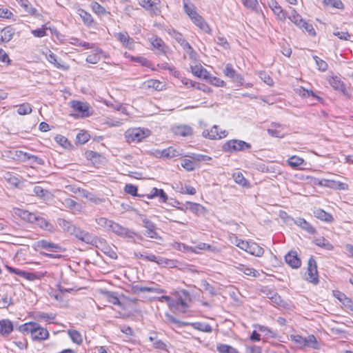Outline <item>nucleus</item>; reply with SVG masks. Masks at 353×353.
Returning a JSON list of instances; mask_svg holds the SVG:
<instances>
[{"mask_svg": "<svg viewBox=\"0 0 353 353\" xmlns=\"http://www.w3.org/2000/svg\"><path fill=\"white\" fill-rule=\"evenodd\" d=\"M21 332L30 333L33 340H46L49 336L48 331L36 322L26 323L19 328Z\"/></svg>", "mask_w": 353, "mask_h": 353, "instance_id": "obj_1", "label": "nucleus"}, {"mask_svg": "<svg viewBox=\"0 0 353 353\" xmlns=\"http://www.w3.org/2000/svg\"><path fill=\"white\" fill-rule=\"evenodd\" d=\"M151 135V132L147 128H134L125 132L124 137L128 143H139Z\"/></svg>", "mask_w": 353, "mask_h": 353, "instance_id": "obj_2", "label": "nucleus"}, {"mask_svg": "<svg viewBox=\"0 0 353 353\" xmlns=\"http://www.w3.org/2000/svg\"><path fill=\"white\" fill-rule=\"evenodd\" d=\"M189 297L190 294L188 292L185 290L177 292L175 294V297L172 298V304L170 305V309L174 312L185 313L188 307L187 300Z\"/></svg>", "mask_w": 353, "mask_h": 353, "instance_id": "obj_3", "label": "nucleus"}, {"mask_svg": "<svg viewBox=\"0 0 353 353\" xmlns=\"http://www.w3.org/2000/svg\"><path fill=\"white\" fill-rule=\"evenodd\" d=\"M252 148L250 143L242 140L232 139L225 142L222 146V150L225 152L232 153L234 152L245 151Z\"/></svg>", "mask_w": 353, "mask_h": 353, "instance_id": "obj_4", "label": "nucleus"}, {"mask_svg": "<svg viewBox=\"0 0 353 353\" xmlns=\"http://www.w3.org/2000/svg\"><path fill=\"white\" fill-rule=\"evenodd\" d=\"M5 268L10 274L25 278L26 279H27L28 281H34L35 280L41 279L46 274V272H26V271L19 270L17 268H14L13 267L8 265V264L5 265Z\"/></svg>", "mask_w": 353, "mask_h": 353, "instance_id": "obj_5", "label": "nucleus"}, {"mask_svg": "<svg viewBox=\"0 0 353 353\" xmlns=\"http://www.w3.org/2000/svg\"><path fill=\"white\" fill-rule=\"evenodd\" d=\"M116 235L128 239H134L136 236L139 237V239H142L143 237L141 235H139L134 230L129 229L128 228L123 227L116 222H112L111 225H110V230Z\"/></svg>", "mask_w": 353, "mask_h": 353, "instance_id": "obj_6", "label": "nucleus"}, {"mask_svg": "<svg viewBox=\"0 0 353 353\" xmlns=\"http://www.w3.org/2000/svg\"><path fill=\"white\" fill-rule=\"evenodd\" d=\"M142 226L146 229L145 235L152 239H159L161 237L157 232V228L155 223L147 218L145 215H140Z\"/></svg>", "mask_w": 353, "mask_h": 353, "instance_id": "obj_7", "label": "nucleus"}, {"mask_svg": "<svg viewBox=\"0 0 353 353\" xmlns=\"http://www.w3.org/2000/svg\"><path fill=\"white\" fill-rule=\"evenodd\" d=\"M305 279L314 284L319 283L317 265L313 256H311L307 261V270Z\"/></svg>", "mask_w": 353, "mask_h": 353, "instance_id": "obj_8", "label": "nucleus"}, {"mask_svg": "<svg viewBox=\"0 0 353 353\" xmlns=\"http://www.w3.org/2000/svg\"><path fill=\"white\" fill-rule=\"evenodd\" d=\"M70 103L73 110L80 114L81 117H87L92 114L91 108L87 102L73 100Z\"/></svg>", "mask_w": 353, "mask_h": 353, "instance_id": "obj_9", "label": "nucleus"}, {"mask_svg": "<svg viewBox=\"0 0 353 353\" xmlns=\"http://www.w3.org/2000/svg\"><path fill=\"white\" fill-rule=\"evenodd\" d=\"M155 155L157 157L170 159L172 158L179 157L182 155V154L181 152V150L171 146L161 150H157L155 152Z\"/></svg>", "mask_w": 353, "mask_h": 353, "instance_id": "obj_10", "label": "nucleus"}, {"mask_svg": "<svg viewBox=\"0 0 353 353\" xmlns=\"http://www.w3.org/2000/svg\"><path fill=\"white\" fill-rule=\"evenodd\" d=\"M223 74L225 77L231 79L234 82L241 85H243V77L235 70L231 63L226 64L225 68L223 70Z\"/></svg>", "mask_w": 353, "mask_h": 353, "instance_id": "obj_11", "label": "nucleus"}, {"mask_svg": "<svg viewBox=\"0 0 353 353\" xmlns=\"http://www.w3.org/2000/svg\"><path fill=\"white\" fill-rule=\"evenodd\" d=\"M95 246L97 249L100 250L103 254L109 256L110 259H117V254L116 252L107 244L104 239H99Z\"/></svg>", "mask_w": 353, "mask_h": 353, "instance_id": "obj_12", "label": "nucleus"}, {"mask_svg": "<svg viewBox=\"0 0 353 353\" xmlns=\"http://www.w3.org/2000/svg\"><path fill=\"white\" fill-rule=\"evenodd\" d=\"M59 201L64 208H68L74 214L81 211V205L70 198H61Z\"/></svg>", "mask_w": 353, "mask_h": 353, "instance_id": "obj_13", "label": "nucleus"}, {"mask_svg": "<svg viewBox=\"0 0 353 353\" xmlns=\"http://www.w3.org/2000/svg\"><path fill=\"white\" fill-rule=\"evenodd\" d=\"M203 136L210 139H220L226 137V132L224 130L219 132L218 126L214 125L210 130H204Z\"/></svg>", "mask_w": 353, "mask_h": 353, "instance_id": "obj_14", "label": "nucleus"}, {"mask_svg": "<svg viewBox=\"0 0 353 353\" xmlns=\"http://www.w3.org/2000/svg\"><path fill=\"white\" fill-rule=\"evenodd\" d=\"M34 248L44 249L48 251L57 252L61 250V248L58 244L48 242L46 240H41L34 243Z\"/></svg>", "mask_w": 353, "mask_h": 353, "instance_id": "obj_15", "label": "nucleus"}, {"mask_svg": "<svg viewBox=\"0 0 353 353\" xmlns=\"http://www.w3.org/2000/svg\"><path fill=\"white\" fill-rule=\"evenodd\" d=\"M285 262L292 268H299L301 265V259L298 257L296 251H290L285 256Z\"/></svg>", "mask_w": 353, "mask_h": 353, "instance_id": "obj_16", "label": "nucleus"}, {"mask_svg": "<svg viewBox=\"0 0 353 353\" xmlns=\"http://www.w3.org/2000/svg\"><path fill=\"white\" fill-rule=\"evenodd\" d=\"M173 133L176 136L190 137L193 133V129L188 125H179L172 128Z\"/></svg>", "mask_w": 353, "mask_h": 353, "instance_id": "obj_17", "label": "nucleus"}, {"mask_svg": "<svg viewBox=\"0 0 353 353\" xmlns=\"http://www.w3.org/2000/svg\"><path fill=\"white\" fill-rule=\"evenodd\" d=\"M190 18L192 20V21L203 32L207 33H209L210 32V28L208 24L205 22L204 19L197 12H196L195 14L192 15Z\"/></svg>", "mask_w": 353, "mask_h": 353, "instance_id": "obj_18", "label": "nucleus"}, {"mask_svg": "<svg viewBox=\"0 0 353 353\" xmlns=\"http://www.w3.org/2000/svg\"><path fill=\"white\" fill-rule=\"evenodd\" d=\"M183 248L186 250L187 251H190L194 253H199L197 250H209L210 252H214L216 250V248L205 243H199L194 248L189 247L185 245V244H182Z\"/></svg>", "mask_w": 353, "mask_h": 353, "instance_id": "obj_19", "label": "nucleus"}, {"mask_svg": "<svg viewBox=\"0 0 353 353\" xmlns=\"http://www.w3.org/2000/svg\"><path fill=\"white\" fill-rule=\"evenodd\" d=\"M146 197L148 199H152L154 197H159V201L162 203H166L168 199V195L164 192V190L163 189H158L157 188H153L150 193L146 195Z\"/></svg>", "mask_w": 353, "mask_h": 353, "instance_id": "obj_20", "label": "nucleus"}, {"mask_svg": "<svg viewBox=\"0 0 353 353\" xmlns=\"http://www.w3.org/2000/svg\"><path fill=\"white\" fill-rule=\"evenodd\" d=\"M313 213L314 216L321 221L326 223H332L334 221L333 216L321 208L315 209Z\"/></svg>", "mask_w": 353, "mask_h": 353, "instance_id": "obj_21", "label": "nucleus"}, {"mask_svg": "<svg viewBox=\"0 0 353 353\" xmlns=\"http://www.w3.org/2000/svg\"><path fill=\"white\" fill-rule=\"evenodd\" d=\"M294 223L310 234H314L316 232V229L303 218H297L294 221Z\"/></svg>", "mask_w": 353, "mask_h": 353, "instance_id": "obj_22", "label": "nucleus"}, {"mask_svg": "<svg viewBox=\"0 0 353 353\" xmlns=\"http://www.w3.org/2000/svg\"><path fill=\"white\" fill-rule=\"evenodd\" d=\"M46 59L52 64H53L57 68L61 69L63 70H68L69 67L64 63H62L61 61H58L57 56L48 50V54H46Z\"/></svg>", "mask_w": 353, "mask_h": 353, "instance_id": "obj_23", "label": "nucleus"}, {"mask_svg": "<svg viewBox=\"0 0 353 353\" xmlns=\"http://www.w3.org/2000/svg\"><path fill=\"white\" fill-rule=\"evenodd\" d=\"M185 204V209L190 210L197 215L204 214L206 211L205 208L199 203L187 201Z\"/></svg>", "mask_w": 353, "mask_h": 353, "instance_id": "obj_24", "label": "nucleus"}, {"mask_svg": "<svg viewBox=\"0 0 353 353\" xmlns=\"http://www.w3.org/2000/svg\"><path fill=\"white\" fill-rule=\"evenodd\" d=\"M116 37L119 41L123 43L124 47L129 49L132 48L134 41L129 37L127 32H119L117 34Z\"/></svg>", "mask_w": 353, "mask_h": 353, "instance_id": "obj_25", "label": "nucleus"}, {"mask_svg": "<svg viewBox=\"0 0 353 353\" xmlns=\"http://www.w3.org/2000/svg\"><path fill=\"white\" fill-rule=\"evenodd\" d=\"M247 252L255 256L260 257L263 254L264 250L259 246L258 243L250 241Z\"/></svg>", "mask_w": 353, "mask_h": 353, "instance_id": "obj_26", "label": "nucleus"}, {"mask_svg": "<svg viewBox=\"0 0 353 353\" xmlns=\"http://www.w3.org/2000/svg\"><path fill=\"white\" fill-rule=\"evenodd\" d=\"M188 325L192 327L194 329L197 330L201 332L210 333L212 332V326L205 323L202 322H194L190 323L188 322Z\"/></svg>", "mask_w": 353, "mask_h": 353, "instance_id": "obj_27", "label": "nucleus"}, {"mask_svg": "<svg viewBox=\"0 0 353 353\" xmlns=\"http://www.w3.org/2000/svg\"><path fill=\"white\" fill-rule=\"evenodd\" d=\"M15 30L10 26H7L1 29V42H8L12 39Z\"/></svg>", "mask_w": 353, "mask_h": 353, "instance_id": "obj_28", "label": "nucleus"}, {"mask_svg": "<svg viewBox=\"0 0 353 353\" xmlns=\"http://www.w3.org/2000/svg\"><path fill=\"white\" fill-rule=\"evenodd\" d=\"M18 215L23 220L34 223L37 220V214L29 211L18 209Z\"/></svg>", "mask_w": 353, "mask_h": 353, "instance_id": "obj_29", "label": "nucleus"}, {"mask_svg": "<svg viewBox=\"0 0 353 353\" xmlns=\"http://www.w3.org/2000/svg\"><path fill=\"white\" fill-rule=\"evenodd\" d=\"M14 330L13 323L8 319L1 320V336L9 335Z\"/></svg>", "mask_w": 353, "mask_h": 353, "instance_id": "obj_30", "label": "nucleus"}, {"mask_svg": "<svg viewBox=\"0 0 353 353\" xmlns=\"http://www.w3.org/2000/svg\"><path fill=\"white\" fill-rule=\"evenodd\" d=\"M90 6L92 10L99 17L110 14V12L107 11L103 6L97 1L92 2Z\"/></svg>", "mask_w": 353, "mask_h": 353, "instance_id": "obj_31", "label": "nucleus"}, {"mask_svg": "<svg viewBox=\"0 0 353 353\" xmlns=\"http://www.w3.org/2000/svg\"><path fill=\"white\" fill-rule=\"evenodd\" d=\"M3 179L8 183L10 188L17 187L19 183V179L15 175L10 172H6L3 174V177H1V181Z\"/></svg>", "mask_w": 353, "mask_h": 353, "instance_id": "obj_32", "label": "nucleus"}, {"mask_svg": "<svg viewBox=\"0 0 353 353\" xmlns=\"http://www.w3.org/2000/svg\"><path fill=\"white\" fill-rule=\"evenodd\" d=\"M234 268L237 270L243 272V274H245V275H248V276L256 277L258 274V272L255 269H254L252 268L248 267L243 264L239 263L237 265H235Z\"/></svg>", "mask_w": 353, "mask_h": 353, "instance_id": "obj_33", "label": "nucleus"}, {"mask_svg": "<svg viewBox=\"0 0 353 353\" xmlns=\"http://www.w3.org/2000/svg\"><path fill=\"white\" fill-rule=\"evenodd\" d=\"M288 19L299 28H301L305 21L302 17L298 14L294 9H292L291 13L288 16Z\"/></svg>", "mask_w": 353, "mask_h": 353, "instance_id": "obj_34", "label": "nucleus"}, {"mask_svg": "<svg viewBox=\"0 0 353 353\" xmlns=\"http://www.w3.org/2000/svg\"><path fill=\"white\" fill-rule=\"evenodd\" d=\"M79 15L84 24L88 27H92L94 25V21L92 15L83 10H79Z\"/></svg>", "mask_w": 353, "mask_h": 353, "instance_id": "obj_35", "label": "nucleus"}, {"mask_svg": "<svg viewBox=\"0 0 353 353\" xmlns=\"http://www.w3.org/2000/svg\"><path fill=\"white\" fill-rule=\"evenodd\" d=\"M330 84L336 90L343 92L345 90V86L343 82L338 77H332V79L330 80Z\"/></svg>", "mask_w": 353, "mask_h": 353, "instance_id": "obj_36", "label": "nucleus"}, {"mask_svg": "<svg viewBox=\"0 0 353 353\" xmlns=\"http://www.w3.org/2000/svg\"><path fill=\"white\" fill-rule=\"evenodd\" d=\"M183 6L184 12L189 16V17L195 14L196 12V8L190 0H183Z\"/></svg>", "mask_w": 353, "mask_h": 353, "instance_id": "obj_37", "label": "nucleus"}, {"mask_svg": "<svg viewBox=\"0 0 353 353\" xmlns=\"http://www.w3.org/2000/svg\"><path fill=\"white\" fill-rule=\"evenodd\" d=\"M18 1L21 6L23 8L24 11L31 15H35L37 10L36 8H33L31 4L29 3L28 0H16Z\"/></svg>", "mask_w": 353, "mask_h": 353, "instance_id": "obj_38", "label": "nucleus"}, {"mask_svg": "<svg viewBox=\"0 0 353 353\" xmlns=\"http://www.w3.org/2000/svg\"><path fill=\"white\" fill-rule=\"evenodd\" d=\"M149 340L152 342L153 347L156 349L159 350H165L166 349V345L165 343L161 341V339H159L157 338V336L156 334H153V335H151L149 336Z\"/></svg>", "mask_w": 353, "mask_h": 353, "instance_id": "obj_39", "label": "nucleus"}, {"mask_svg": "<svg viewBox=\"0 0 353 353\" xmlns=\"http://www.w3.org/2000/svg\"><path fill=\"white\" fill-rule=\"evenodd\" d=\"M57 223L59 225L65 232L71 233L75 225L72 222L64 219H58Z\"/></svg>", "mask_w": 353, "mask_h": 353, "instance_id": "obj_40", "label": "nucleus"}, {"mask_svg": "<svg viewBox=\"0 0 353 353\" xmlns=\"http://www.w3.org/2000/svg\"><path fill=\"white\" fill-rule=\"evenodd\" d=\"M165 318L166 323L175 324L178 327L188 326V322L181 321L169 313L165 314Z\"/></svg>", "mask_w": 353, "mask_h": 353, "instance_id": "obj_41", "label": "nucleus"}, {"mask_svg": "<svg viewBox=\"0 0 353 353\" xmlns=\"http://www.w3.org/2000/svg\"><path fill=\"white\" fill-rule=\"evenodd\" d=\"M329 188L336 189L339 190H347L349 188V186L347 183H343L341 181H338L334 179H330L329 181Z\"/></svg>", "mask_w": 353, "mask_h": 353, "instance_id": "obj_42", "label": "nucleus"}, {"mask_svg": "<svg viewBox=\"0 0 353 353\" xmlns=\"http://www.w3.org/2000/svg\"><path fill=\"white\" fill-rule=\"evenodd\" d=\"M287 163L292 168H298L304 163V159L297 156H292L288 159Z\"/></svg>", "mask_w": 353, "mask_h": 353, "instance_id": "obj_43", "label": "nucleus"}, {"mask_svg": "<svg viewBox=\"0 0 353 353\" xmlns=\"http://www.w3.org/2000/svg\"><path fill=\"white\" fill-rule=\"evenodd\" d=\"M216 349L219 353H239L236 348L226 344L219 343Z\"/></svg>", "mask_w": 353, "mask_h": 353, "instance_id": "obj_44", "label": "nucleus"}, {"mask_svg": "<svg viewBox=\"0 0 353 353\" xmlns=\"http://www.w3.org/2000/svg\"><path fill=\"white\" fill-rule=\"evenodd\" d=\"M305 344L304 347H312L315 350L319 349V344L314 335L312 334L305 337Z\"/></svg>", "mask_w": 353, "mask_h": 353, "instance_id": "obj_45", "label": "nucleus"}, {"mask_svg": "<svg viewBox=\"0 0 353 353\" xmlns=\"http://www.w3.org/2000/svg\"><path fill=\"white\" fill-rule=\"evenodd\" d=\"M103 52L102 50L99 49V48H97L96 49V52L92 54H90L86 58V61L89 63H92V64H96L97 63L100 59H101V56L100 54Z\"/></svg>", "mask_w": 353, "mask_h": 353, "instance_id": "obj_46", "label": "nucleus"}, {"mask_svg": "<svg viewBox=\"0 0 353 353\" xmlns=\"http://www.w3.org/2000/svg\"><path fill=\"white\" fill-rule=\"evenodd\" d=\"M99 240V239L97 238V236H93L92 234H90L88 232H85L81 239V241L92 245H96Z\"/></svg>", "mask_w": 353, "mask_h": 353, "instance_id": "obj_47", "label": "nucleus"}, {"mask_svg": "<svg viewBox=\"0 0 353 353\" xmlns=\"http://www.w3.org/2000/svg\"><path fill=\"white\" fill-rule=\"evenodd\" d=\"M132 291L134 294L140 292H155L156 289L152 287L141 286L139 285H134L132 287Z\"/></svg>", "mask_w": 353, "mask_h": 353, "instance_id": "obj_48", "label": "nucleus"}, {"mask_svg": "<svg viewBox=\"0 0 353 353\" xmlns=\"http://www.w3.org/2000/svg\"><path fill=\"white\" fill-rule=\"evenodd\" d=\"M314 242L317 246L323 248L327 250H332L334 248L333 245L325 238L316 239Z\"/></svg>", "mask_w": 353, "mask_h": 353, "instance_id": "obj_49", "label": "nucleus"}, {"mask_svg": "<svg viewBox=\"0 0 353 353\" xmlns=\"http://www.w3.org/2000/svg\"><path fill=\"white\" fill-rule=\"evenodd\" d=\"M105 297L108 301L114 305L121 306V303L117 297L116 293L112 292H105Z\"/></svg>", "mask_w": 353, "mask_h": 353, "instance_id": "obj_50", "label": "nucleus"}, {"mask_svg": "<svg viewBox=\"0 0 353 353\" xmlns=\"http://www.w3.org/2000/svg\"><path fill=\"white\" fill-rule=\"evenodd\" d=\"M32 110L31 105L28 103H24L19 106L17 113L20 115H26L30 114Z\"/></svg>", "mask_w": 353, "mask_h": 353, "instance_id": "obj_51", "label": "nucleus"}, {"mask_svg": "<svg viewBox=\"0 0 353 353\" xmlns=\"http://www.w3.org/2000/svg\"><path fill=\"white\" fill-rule=\"evenodd\" d=\"M68 335L74 343L77 344H81L82 343L83 339L81 334L78 331L70 330H68Z\"/></svg>", "mask_w": 353, "mask_h": 353, "instance_id": "obj_52", "label": "nucleus"}, {"mask_svg": "<svg viewBox=\"0 0 353 353\" xmlns=\"http://www.w3.org/2000/svg\"><path fill=\"white\" fill-rule=\"evenodd\" d=\"M170 34L182 46V48L188 43L180 32L172 30Z\"/></svg>", "mask_w": 353, "mask_h": 353, "instance_id": "obj_53", "label": "nucleus"}, {"mask_svg": "<svg viewBox=\"0 0 353 353\" xmlns=\"http://www.w3.org/2000/svg\"><path fill=\"white\" fill-rule=\"evenodd\" d=\"M323 3L327 6H330L338 9L344 8V5L340 0H323Z\"/></svg>", "mask_w": 353, "mask_h": 353, "instance_id": "obj_54", "label": "nucleus"}, {"mask_svg": "<svg viewBox=\"0 0 353 353\" xmlns=\"http://www.w3.org/2000/svg\"><path fill=\"white\" fill-rule=\"evenodd\" d=\"M313 59L316 62L317 68L323 72H325L327 69V63L323 59H320L319 57L314 55L313 56Z\"/></svg>", "mask_w": 353, "mask_h": 353, "instance_id": "obj_55", "label": "nucleus"}, {"mask_svg": "<svg viewBox=\"0 0 353 353\" xmlns=\"http://www.w3.org/2000/svg\"><path fill=\"white\" fill-rule=\"evenodd\" d=\"M183 49L188 54L190 59L192 60H196L198 58V54L193 49L189 43H188Z\"/></svg>", "mask_w": 353, "mask_h": 353, "instance_id": "obj_56", "label": "nucleus"}, {"mask_svg": "<svg viewBox=\"0 0 353 353\" xmlns=\"http://www.w3.org/2000/svg\"><path fill=\"white\" fill-rule=\"evenodd\" d=\"M95 221L99 225L107 228L108 230H110V225L113 222V221L108 220L105 217L97 218Z\"/></svg>", "mask_w": 353, "mask_h": 353, "instance_id": "obj_57", "label": "nucleus"}, {"mask_svg": "<svg viewBox=\"0 0 353 353\" xmlns=\"http://www.w3.org/2000/svg\"><path fill=\"white\" fill-rule=\"evenodd\" d=\"M37 224L38 226H39L41 228L45 229V230H49V227L50 226V224L43 217H41L37 215V220L34 223Z\"/></svg>", "mask_w": 353, "mask_h": 353, "instance_id": "obj_58", "label": "nucleus"}, {"mask_svg": "<svg viewBox=\"0 0 353 353\" xmlns=\"http://www.w3.org/2000/svg\"><path fill=\"white\" fill-rule=\"evenodd\" d=\"M124 191L132 196H141L140 194H137L138 188L136 185L132 184H126L124 188Z\"/></svg>", "mask_w": 353, "mask_h": 353, "instance_id": "obj_59", "label": "nucleus"}, {"mask_svg": "<svg viewBox=\"0 0 353 353\" xmlns=\"http://www.w3.org/2000/svg\"><path fill=\"white\" fill-rule=\"evenodd\" d=\"M134 256L138 258L147 261H152L156 259V256L153 254H145L141 252H135Z\"/></svg>", "mask_w": 353, "mask_h": 353, "instance_id": "obj_60", "label": "nucleus"}, {"mask_svg": "<svg viewBox=\"0 0 353 353\" xmlns=\"http://www.w3.org/2000/svg\"><path fill=\"white\" fill-rule=\"evenodd\" d=\"M245 7L255 10L259 6L257 0H241Z\"/></svg>", "mask_w": 353, "mask_h": 353, "instance_id": "obj_61", "label": "nucleus"}, {"mask_svg": "<svg viewBox=\"0 0 353 353\" xmlns=\"http://www.w3.org/2000/svg\"><path fill=\"white\" fill-rule=\"evenodd\" d=\"M191 70L194 75L197 77H201L202 74L206 72V69L203 68L201 65H191Z\"/></svg>", "mask_w": 353, "mask_h": 353, "instance_id": "obj_62", "label": "nucleus"}, {"mask_svg": "<svg viewBox=\"0 0 353 353\" xmlns=\"http://www.w3.org/2000/svg\"><path fill=\"white\" fill-rule=\"evenodd\" d=\"M90 139V135L86 132H80L78 133L76 137L77 142L79 144H84L87 141H88Z\"/></svg>", "mask_w": 353, "mask_h": 353, "instance_id": "obj_63", "label": "nucleus"}, {"mask_svg": "<svg viewBox=\"0 0 353 353\" xmlns=\"http://www.w3.org/2000/svg\"><path fill=\"white\" fill-rule=\"evenodd\" d=\"M33 192L40 198H44L47 194H48V191L39 185H36L33 188Z\"/></svg>", "mask_w": 353, "mask_h": 353, "instance_id": "obj_64", "label": "nucleus"}]
</instances>
